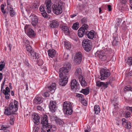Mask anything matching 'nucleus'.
<instances>
[{"label": "nucleus", "instance_id": "obj_1", "mask_svg": "<svg viewBox=\"0 0 132 132\" xmlns=\"http://www.w3.org/2000/svg\"><path fill=\"white\" fill-rule=\"evenodd\" d=\"M71 68V64L67 63L60 69L59 75L60 79L59 80V84L60 85L65 86L67 84L69 77V72Z\"/></svg>", "mask_w": 132, "mask_h": 132}, {"label": "nucleus", "instance_id": "obj_2", "mask_svg": "<svg viewBox=\"0 0 132 132\" xmlns=\"http://www.w3.org/2000/svg\"><path fill=\"white\" fill-rule=\"evenodd\" d=\"M41 119V123L43 125L41 132H51L56 130V127L55 125L48 123L47 116L42 117Z\"/></svg>", "mask_w": 132, "mask_h": 132}, {"label": "nucleus", "instance_id": "obj_3", "mask_svg": "<svg viewBox=\"0 0 132 132\" xmlns=\"http://www.w3.org/2000/svg\"><path fill=\"white\" fill-rule=\"evenodd\" d=\"M65 4L62 1H59L56 4L53 5L52 7L53 13L57 15L61 14L62 12V9L64 8Z\"/></svg>", "mask_w": 132, "mask_h": 132}, {"label": "nucleus", "instance_id": "obj_4", "mask_svg": "<svg viewBox=\"0 0 132 132\" xmlns=\"http://www.w3.org/2000/svg\"><path fill=\"white\" fill-rule=\"evenodd\" d=\"M63 111L64 113L67 115H71L73 112L72 105L69 102L65 101L63 104Z\"/></svg>", "mask_w": 132, "mask_h": 132}, {"label": "nucleus", "instance_id": "obj_5", "mask_svg": "<svg viewBox=\"0 0 132 132\" xmlns=\"http://www.w3.org/2000/svg\"><path fill=\"white\" fill-rule=\"evenodd\" d=\"M100 79L102 80H104L109 77L110 75V72L108 70L102 69L100 70Z\"/></svg>", "mask_w": 132, "mask_h": 132}, {"label": "nucleus", "instance_id": "obj_6", "mask_svg": "<svg viewBox=\"0 0 132 132\" xmlns=\"http://www.w3.org/2000/svg\"><path fill=\"white\" fill-rule=\"evenodd\" d=\"M14 106L13 105V103L12 102H11L9 105V108L10 110H12L11 111H10L8 109L5 110V111L4 112V114L5 115L9 116L11 115L17 114L16 112L13 111V109Z\"/></svg>", "mask_w": 132, "mask_h": 132}, {"label": "nucleus", "instance_id": "obj_7", "mask_svg": "<svg viewBox=\"0 0 132 132\" xmlns=\"http://www.w3.org/2000/svg\"><path fill=\"white\" fill-rule=\"evenodd\" d=\"M88 25H83L80 28L78 31V35L80 37H82L85 32V30L88 29Z\"/></svg>", "mask_w": 132, "mask_h": 132}, {"label": "nucleus", "instance_id": "obj_8", "mask_svg": "<svg viewBox=\"0 0 132 132\" xmlns=\"http://www.w3.org/2000/svg\"><path fill=\"white\" fill-rule=\"evenodd\" d=\"M79 84L77 82L75 79H73L72 80L71 82V89H75L76 91H78L79 89Z\"/></svg>", "mask_w": 132, "mask_h": 132}, {"label": "nucleus", "instance_id": "obj_9", "mask_svg": "<svg viewBox=\"0 0 132 132\" xmlns=\"http://www.w3.org/2000/svg\"><path fill=\"white\" fill-rule=\"evenodd\" d=\"M82 55L80 52H78L75 55L74 61L76 64H79L81 62L82 60Z\"/></svg>", "mask_w": 132, "mask_h": 132}, {"label": "nucleus", "instance_id": "obj_10", "mask_svg": "<svg viewBox=\"0 0 132 132\" xmlns=\"http://www.w3.org/2000/svg\"><path fill=\"white\" fill-rule=\"evenodd\" d=\"M114 39L112 42V45L113 46H116L119 44V39L118 35L116 32L113 34Z\"/></svg>", "mask_w": 132, "mask_h": 132}, {"label": "nucleus", "instance_id": "obj_11", "mask_svg": "<svg viewBox=\"0 0 132 132\" xmlns=\"http://www.w3.org/2000/svg\"><path fill=\"white\" fill-rule=\"evenodd\" d=\"M74 76L76 78L80 79L83 77L81 69L79 68H77L75 72Z\"/></svg>", "mask_w": 132, "mask_h": 132}, {"label": "nucleus", "instance_id": "obj_12", "mask_svg": "<svg viewBox=\"0 0 132 132\" xmlns=\"http://www.w3.org/2000/svg\"><path fill=\"white\" fill-rule=\"evenodd\" d=\"M49 107L52 112H55L57 109L55 101H51L49 104Z\"/></svg>", "mask_w": 132, "mask_h": 132}, {"label": "nucleus", "instance_id": "obj_13", "mask_svg": "<svg viewBox=\"0 0 132 132\" xmlns=\"http://www.w3.org/2000/svg\"><path fill=\"white\" fill-rule=\"evenodd\" d=\"M31 20V24L34 27L35 26L38 22L37 17L34 14L31 15L30 16Z\"/></svg>", "mask_w": 132, "mask_h": 132}, {"label": "nucleus", "instance_id": "obj_14", "mask_svg": "<svg viewBox=\"0 0 132 132\" xmlns=\"http://www.w3.org/2000/svg\"><path fill=\"white\" fill-rule=\"evenodd\" d=\"M96 53L98 54L99 58L102 61H105L107 57L105 54L103 53L102 51H97Z\"/></svg>", "mask_w": 132, "mask_h": 132}, {"label": "nucleus", "instance_id": "obj_15", "mask_svg": "<svg viewBox=\"0 0 132 132\" xmlns=\"http://www.w3.org/2000/svg\"><path fill=\"white\" fill-rule=\"evenodd\" d=\"M51 119H53V120H55L56 123L59 124L61 126L64 123V122L61 119L58 118L57 116H50Z\"/></svg>", "mask_w": 132, "mask_h": 132}, {"label": "nucleus", "instance_id": "obj_16", "mask_svg": "<svg viewBox=\"0 0 132 132\" xmlns=\"http://www.w3.org/2000/svg\"><path fill=\"white\" fill-rule=\"evenodd\" d=\"M94 31L93 30H91L90 31H87L86 32L85 34L88 38L90 39H92L94 36Z\"/></svg>", "mask_w": 132, "mask_h": 132}, {"label": "nucleus", "instance_id": "obj_17", "mask_svg": "<svg viewBox=\"0 0 132 132\" xmlns=\"http://www.w3.org/2000/svg\"><path fill=\"white\" fill-rule=\"evenodd\" d=\"M109 82H107L105 83L98 81L96 82V85L98 87H102L105 89L109 85Z\"/></svg>", "mask_w": 132, "mask_h": 132}, {"label": "nucleus", "instance_id": "obj_18", "mask_svg": "<svg viewBox=\"0 0 132 132\" xmlns=\"http://www.w3.org/2000/svg\"><path fill=\"white\" fill-rule=\"evenodd\" d=\"M10 92V89L8 87H6L5 89L3 90V93L5 95V97L6 99L8 100L9 98L10 94L9 93Z\"/></svg>", "mask_w": 132, "mask_h": 132}, {"label": "nucleus", "instance_id": "obj_19", "mask_svg": "<svg viewBox=\"0 0 132 132\" xmlns=\"http://www.w3.org/2000/svg\"><path fill=\"white\" fill-rule=\"evenodd\" d=\"M51 0H46L45 2V5L46 7L47 11L49 13H50L51 12Z\"/></svg>", "mask_w": 132, "mask_h": 132}, {"label": "nucleus", "instance_id": "obj_20", "mask_svg": "<svg viewBox=\"0 0 132 132\" xmlns=\"http://www.w3.org/2000/svg\"><path fill=\"white\" fill-rule=\"evenodd\" d=\"M58 22L56 20L52 21L50 25V27L51 28H57L59 26Z\"/></svg>", "mask_w": 132, "mask_h": 132}, {"label": "nucleus", "instance_id": "obj_21", "mask_svg": "<svg viewBox=\"0 0 132 132\" xmlns=\"http://www.w3.org/2000/svg\"><path fill=\"white\" fill-rule=\"evenodd\" d=\"M48 52L49 56L52 58L55 57L56 55V52L54 49L49 50L48 51Z\"/></svg>", "mask_w": 132, "mask_h": 132}, {"label": "nucleus", "instance_id": "obj_22", "mask_svg": "<svg viewBox=\"0 0 132 132\" xmlns=\"http://www.w3.org/2000/svg\"><path fill=\"white\" fill-rule=\"evenodd\" d=\"M43 101V98L41 97L36 96L34 99L33 102L35 104H39Z\"/></svg>", "mask_w": 132, "mask_h": 132}, {"label": "nucleus", "instance_id": "obj_23", "mask_svg": "<svg viewBox=\"0 0 132 132\" xmlns=\"http://www.w3.org/2000/svg\"><path fill=\"white\" fill-rule=\"evenodd\" d=\"M55 84L54 83L52 84L48 88V91L51 93H54L55 89Z\"/></svg>", "mask_w": 132, "mask_h": 132}, {"label": "nucleus", "instance_id": "obj_24", "mask_svg": "<svg viewBox=\"0 0 132 132\" xmlns=\"http://www.w3.org/2000/svg\"><path fill=\"white\" fill-rule=\"evenodd\" d=\"M61 28L65 35H67L69 34V29L67 26L62 25L61 26Z\"/></svg>", "mask_w": 132, "mask_h": 132}, {"label": "nucleus", "instance_id": "obj_25", "mask_svg": "<svg viewBox=\"0 0 132 132\" xmlns=\"http://www.w3.org/2000/svg\"><path fill=\"white\" fill-rule=\"evenodd\" d=\"M27 35L30 37H33L35 36V34L34 31L31 28L28 29Z\"/></svg>", "mask_w": 132, "mask_h": 132}, {"label": "nucleus", "instance_id": "obj_26", "mask_svg": "<svg viewBox=\"0 0 132 132\" xmlns=\"http://www.w3.org/2000/svg\"><path fill=\"white\" fill-rule=\"evenodd\" d=\"M40 118L39 116H34L33 121L35 124L38 125L39 124Z\"/></svg>", "mask_w": 132, "mask_h": 132}, {"label": "nucleus", "instance_id": "obj_27", "mask_svg": "<svg viewBox=\"0 0 132 132\" xmlns=\"http://www.w3.org/2000/svg\"><path fill=\"white\" fill-rule=\"evenodd\" d=\"M91 44V40L88 39H85L82 42V46H84L85 47L86 45H87L88 44Z\"/></svg>", "mask_w": 132, "mask_h": 132}, {"label": "nucleus", "instance_id": "obj_28", "mask_svg": "<svg viewBox=\"0 0 132 132\" xmlns=\"http://www.w3.org/2000/svg\"><path fill=\"white\" fill-rule=\"evenodd\" d=\"M100 110L99 106L97 105H96L94 106V111L96 114H97L100 112Z\"/></svg>", "mask_w": 132, "mask_h": 132}, {"label": "nucleus", "instance_id": "obj_29", "mask_svg": "<svg viewBox=\"0 0 132 132\" xmlns=\"http://www.w3.org/2000/svg\"><path fill=\"white\" fill-rule=\"evenodd\" d=\"M127 109H128L129 111L127 110L125 112V116H129L130 115H132V107H127Z\"/></svg>", "mask_w": 132, "mask_h": 132}, {"label": "nucleus", "instance_id": "obj_30", "mask_svg": "<svg viewBox=\"0 0 132 132\" xmlns=\"http://www.w3.org/2000/svg\"><path fill=\"white\" fill-rule=\"evenodd\" d=\"M79 80L80 81V83L82 86H85L87 85V83L85 81V79L83 77H82L81 79H79Z\"/></svg>", "mask_w": 132, "mask_h": 132}, {"label": "nucleus", "instance_id": "obj_31", "mask_svg": "<svg viewBox=\"0 0 132 132\" xmlns=\"http://www.w3.org/2000/svg\"><path fill=\"white\" fill-rule=\"evenodd\" d=\"M82 46L83 47L84 50L87 52L90 51V50L91 49L92 47L91 44H89L86 45V46H85V47L84 46Z\"/></svg>", "mask_w": 132, "mask_h": 132}, {"label": "nucleus", "instance_id": "obj_32", "mask_svg": "<svg viewBox=\"0 0 132 132\" xmlns=\"http://www.w3.org/2000/svg\"><path fill=\"white\" fill-rule=\"evenodd\" d=\"M9 13L10 16L13 17L15 14V12L13 9V8L11 6H10Z\"/></svg>", "mask_w": 132, "mask_h": 132}, {"label": "nucleus", "instance_id": "obj_33", "mask_svg": "<svg viewBox=\"0 0 132 132\" xmlns=\"http://www.w3.org/2000/svg\"><path fill=\"white\" fill-rule=\"evenodd\" d=\"M125 61L126 63L129 65H132V57H129L127 60H126Z\"/></svg>", "mask_w": 132, "mask_h": 132}, {"label": "nucleus", "instance_id": "obj_34", "mask_svg": "<svg viewBox=\"0 0 132 132\" xmlns=\"http://www.w3.org/2000/svg\"><path fill=\"white\" fill-rule=\"evenodd\" d=\"M123 126L128 129H130L131 127L130 122L128 121L123 125Z\"/></svg>", "mask_w": 132, "mask_h": 132}, {"label": "nucleus", "instance_id": "obj_35", "mask_svg": "<svg viewBox=\"0 0 132 132\" xmlns=\"http://www.w3.org/2000/svg\"><path fill=\"white\" fill-rule=\"evenodd\" d=\"M14 107L13 109V111L16 112L18 109V102L16 100H14Z\"/></svg>", "mask_w": 132, "mask_h": 132}, {"label": "nucleus", "instance_id": "obj_36", "mask_svg": "<svg viewBox=\"0 0 132 132\" xmlns=\"http://www.w3.org/2000/svg\"><path fill=\"white\" fill-rule=\"evenodd\" d=\"M79 23L78 22L74 23L72 26L73 29L74 30H77L79 28Z\"/></svg>", "mask_w": 132, "mask_h": 132}, {"label": "nucleus", "instance_id": "obj_37", "mask_svg": "<svg viewBox=\"0 0 132 132\" xmlns=\"http://www.w3.org/2000/svg\"><path fill=\"white\" fill-rule=\"evenodd\" d=\"M10 126L7 125H0V127L1 128L0 130H4L8 128Z\"/></svg>", "mask_w": 132, "mask_h": 132}, {"label": "nucleus", "instance_id": "obj_38", "mask_svg": "<svg viewBox=\"0 0 132 132\" xmlns=\"http://www.w3.org/2000/svg\"><path fill=\"white\" fill-rule=\"evenodd\" d=\"M26 49L27 51L28 52V53L33 50L32 49V48L31 46L29 44H28L26 45Z\"/></svg>", "mask_w": 132, "mask_h": 132}, {"label": "nucleus", "instance_id": "obj_39", "mask_svg": "<svg viewBox=\"0 0 132 132\" xmlns=\"http://www.w3.org/2000/svg\"><path fill=\"white\" fill-rule=\"evenodd\" d=\"M81 23L83 25H87L86 23L88 22L87 18H86L84 17L81 20Z\"/></svg>", "mask_w": 132, "mask_h": 132}, {"label": "nucleus", "instance_id": "obj_40", "mask_svg": "<svg viewBox=\"0 0 132 132\" xmlns=\"http://www.w3.org/2000/svg\"><path fill=\"white\" fill-rule=\"evenodd\" d=\"M35 52H34V50H33L31 51V52L28 53V55L29 56H30L31 57H32L34 59L35 55Z\"/></svg>", "mask_w": 132, "mask_h": 132}, {"label": "nucleus", "instance_id": "obj_41", "mask_svg": "<svg viewBox=\"0 0 132 132\" xmlns=\"http://www.w3.org/2000/svg\"><path fill=\"white\" fill-rule=\"evenodd\" d=\"M42 95L45 97H47L49 95V94L47 92H45L44 90L42 91L41 92Z\"/></svg>", "mask_w": 132, "mask_h": 132}, {"label": "nucleus", "instance_id": "obj_42", "mask_svg": "<svg viewBox=\"0 0 132 132\" xmlns=\"http://www.w3.org/2000/svg\"><path fill=\"white\" fill-rule=\"evenodd\" d=\"M80 92L83 93L84 94L86 95L88 94L89 91L86 88L82 89Z\"/></svg>", "mask_w": 132, "mask_h": 132}, {"label": "nucleus", "instance_id": "obj_43", "mask_svg": "<svg viewBox=\"0 0 132 132\" xmlns=\"http://www.w3.org/2000/svg\"><path fill=\"white\" fill-rule=\"evenodd\" d=\"M64 44L65 47L67 49H69L71 47L70 44L68 42H64Z\"/></svg>", "mask_w": 132, "mask_h": 132}, {"label": "nucleus", "instance_id": "obj_44", "mask_svg": "<svg viewBox=\"0 0 132 132\" xmlns=\"http://www.w3.org/2000/svg\"><path fill=\"white\" fill-rule=\"evenodd\" d=\"M131 89L132 88L130 86H127L125 87L124 90L125 91H132Z\"/></svg>", "mask_w": 132, "mask_h": 132}, {"label": "nucleus", "instance_id": "obj_45", "mask_svg": "<svg viewBox=\"0 0 132 132\" xmlns=\"http://www.w3.org/2000/svg\"><path fill=\"white\" fill-rule=\"evenodd\" d=\"M90 126L88 125L84 128L85 132H89L90 131Z\"/></svg>", "mask_w": 132, "mask_h": 132}, {"label": "nucleus", "instance_id": "obj_46", "mask_svg": "<svg viewBox=\"0 0 132 132\" xmlns=\"http://www.w3.org/2000/svg\"><path fill=\"white\" fill-rule=\"evenodd\" d=\"M39 5L38 3H34L32 6V8L34 9H36L38 8Z\"/></svg>", "mask_w": 132, "mask_h": 132}, {"label": "nucleus", "instance_id": "obj_47", "mask_svg": "<svg viewBox=\"0 0 132 132\" xmlns=\"http://www.w3.org/2000/svg\"><path fill=\"white\" fill-rule=\"evenodd\" d=\"M10 122L11 125H13L14 124V122L15 121V118L14 116H11Z\"/></svg>", "mask_w": 132, "mask_h": 132}, {"label": "nucleus", "instance_id": "obj_48", "mask_svg": "<svg viewBox=\"0 0 132 132\" xmlns=\"http://www.w3.org/2000/svg\"><path fill=\"white\" fill-rule=\"evenodd\" d=\"M112 103L114 106V108L115 109H117L118 108L117 105L118 104V102L117 101L115 102L114 100H113L112 101Z\"/></svg>", "mask_w": 132, "mask_h": 132}, {"label": "nucleus", "instance_id": "obj_49", "mask_svg": "<svg viewBox=\"0 0 132 132\" xmlns=\"http://www.w3.org/2000/svg\"><path fill=\"white\" fill-rule=\"evenodd\" d=\"M2 64L0 65V71H1L3 69L5 66V63L4 62H1Z\"/></svg>", "mask_w": 132, "mask_h": 132}, {"label": "nucleus", "instance_id": "obj_50", "mask_svg": "<svg viewBox=\"0 0 132 132\" xmlns=\"http://www.w3.org/2000/svg\"><path fill=\"white\" fill-rule=\"evenodd\" d=\"M6 78H4V79L2 83L1 84V91H2V90L3 89L4 85L5 84V82L6 81Z\"/></svg>", "mask_w": 132, "mask_h": 132}, {"label": "nucleus", "instance_id": "obj_51", "mask_svg": "<svg viewBox=\"0 0 132 132\" xmlns=\"http://www.w3.org/2000/svg\"><path fill=\"white\" fill-rule=\"evenodd\" d=\"M1 10L3 13L5 14V11L4 10V6L3 4L1 5Z\"/></svg>", "mask_w": 132, "mask_h": 132}, {"label": "nucleus", "instance_id": "obj_52", "mask_svg": "<svg viewBox=\"0 0 132 132\" xmlns=\"http://www.w3.org/2000/svg\"><path fill=\"white\" fill-rule=\"evenodd\" d=\"M122 124L123 125H124L125 123H126L128 121L126 120V119L125 118L122 119Z\"/></svg>", "mask_w": 132, "mask_h": 132}, {"label": "nucleus", "instance_id": "obj_53", "mask_svg": "<svg viewBox=\"0 0 132 132\" xmlns=\"http://www.w3.org/2000/svg\"><path fill=\"white\" fill-rule=\"evenodd\" d=\"M68 56L69 55L67 53L65 52L64 53L63 56V58L64 59H68Z\"/></svg>", "mask_w": 132, "mask_h": 132}, {"label": "nucleus", "instance_id": "obj_54", "mask_svg": "<svg viewBox=\"0 0 132 132\" xmlns=\"http://www.w3.org/2000/svg\"><path fill=\"white\" fill-rule=\"evenodd\" d=\"M37 110L42 111L44 110L43 109L40 105L37 106Z\"/></svg>", "mask_w": 132, "mask_h": 132}, {"label": "nucleus", "instance_id": "obj_55", "mask_svg": "<svg viewBox=\"0 0 132 132\" xmlns=\"http://www.w3.org/2000/svg\"><path fill=\"white\" fill-rule=\"evenodd\" d=\"M39 9L40 12H43L44 10V7L43 6H40L39 7Z\"/></svg>", "mask_w": 132, "mask_h": 132}, {"label": "nucleus", "instance_id": "obj_56", "mask_svg": "<svg viewBox=\"0 0 132 132\" xmlns=\"http://www.w3.org/2000/svg\"><path fill=\"white\" fill-rule=\"evenodd\" d=\"M24 63L28 67H29V64L28 62V60H26L24 61Z\"/></svg>", "mask_w": 132, "mask_h": 132}, {"label": "nucleus", "instance_id": "obj_57", "mask_svg": "<svg viewBox=\"0 0 132 132\" xmlns=\"http://www.w3.org/2000/svg\"><path fill=\"white\" fill-rule=\"evenodd\" d=\"M76 96L78 97L82 98L83 95L82 94L77 93L76 94Z\"/></svg>", "mask_w": 132, "mask_h": 132}, {"label": "nucleus", "instance_id": "obj_58", "mask_svg": "<svg viewBox=\"0 0 132 132\" xmlns=\"http://www.w3.org/2000/svg\"><path fill=\"white\" fill-rule=\"evenodd\" d=\"M39 129V128L38 127H35L34 129V132H38Z\"/></svg>", "mask_w": 132, "mask_h": 132}, {"label": "nucleus", "instance_id": "obj_59", "mask_svg": "<svg viewBox=\"0 0 132 132\" xmlns=\"http://www.w3.org/2000/svg\"><path fill=\"white\" fill-rule=\"evenodd\" d=\"M38 63L40 65H41L43 63V61L42 60H40L39 61Z\"/></svg>", "mask_w": 132, "mask_h": 132}, {"label": "nucleus", "instance_id": "obj_60", "mask_svg": "<svg viewBox=\"0 0 132 132\" xmlns=\"http://www.w3.org/2000/svg\"><path fill=\"white\" fill-rule=\"evenodd\" d=\"M42 15L44 17H47V14L46 13H42Z\"/></svg>", "mask_w": 132, "mask_h": 132}, {"label": "nucleus", "instance_id": "obj_61", "mask_svg": "<svg viewBox=\"0 0 132 132\" xmlns=\"http://www.w3.org/2000/svg\"><path fill=\"white\" fill-rule=\"evenodd\" d=\"M23 42L25 45H27V44H29V42L28 40H24L23 41Z\"/></svg>", "mask_w": 132, "mask_h": 132}, {"label": "nucleus", "instance_id": "obj_62", "mask_svg": "<svg viewBox=\"0 0 132 132\" xmlns=\"http://www.w3.org/2000/svg\"><path fill=\"white\" fill-rule=\"evenodd\" d=\"M35 55H35V56H34V59H38V58H39V57H38V53H36H36H35Z\"/></svg>", "mask_w": 132, "mask_h": 132}, {"label": "nucleus", "instance_id": "obj_63", "mask_svg": "<svg viewBox=\"0 0 132 132\" xmlns=\"http://www.w3.org/2000/svg\"><path fill=\"white\" fill-rule=\"evenodd\" d=\"M108 9L109 11H111L112 10V9L111 7V6L110 5H108Z\"/></svg>", "mask_w": 132, "mask_h": 132}, {"label": "nucleus", "instance_id": "obj_64", "mask_svg": "<svg viewBox=\"0 0 132 132\" xmlns=\"http://www.w3.org/2000/svg\"><path fill=\"white\" fill-rule=\"evenodd\" d=\"M127 2V0H121V3L123 4H125Z\"/></svg>", "mask_w": 132, "mask_h": 132}]
</instances>
